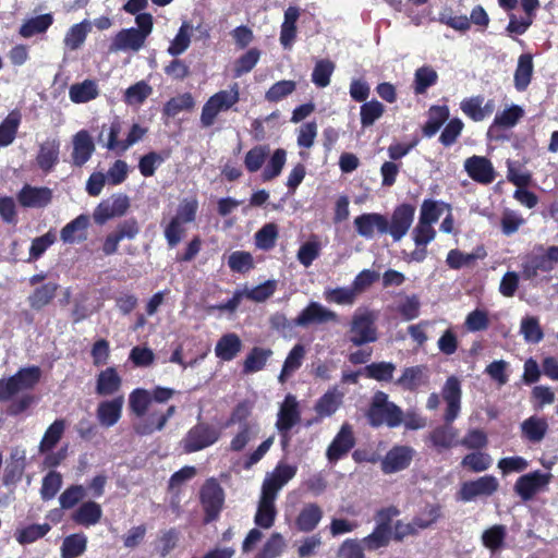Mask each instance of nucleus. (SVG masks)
<instances>
[{"mask_svg": "<svg viewBox=\"0 0 558 558\" xmlns=\"http://www.w3.org/2000/svg\"><path fill=\"white\" fill-rule=\"evenodd\" d=\"M198 211V201L195 196L183 198L171 217L163 227V235L169 247H175L186 234V225L196 220Z\"/></svg>", "mask_w": 558, "mask_h": 558, "instance_id": "f257e3e1", "label": "nucleus"}, {"mask_svg": "<svg viewBox=\"0 0 558 558\" xmlns=\"http://www.w3.org/2000/svg\"><path fill=\"white\" fill-rule=\"evenodd\" d=\"M366 417L372 427L386 425L396 428L403 422V411L395 402L389 401L386 392L377 391L368 407Z\"/></svg>", "mask_w": 558, "mask_h": 558, "instance_id": "f03ea898", "label": "nucleus"}, {"mask_svg": "<svg viewBox=\"0 0 558 558\" xmlns=\"http://www.w3.org/2000/svg\"><path fill=\"white\" fill-rule=\"evenodd\" d=\"M240 100L238 83L230 86V89H222L211 95L204 104L201 113L203 128L214 125L219 113L230 110Z\"/></svg>", "mask_w": 558, "mask_h": 558, "instance_id": "7ed1b4c3", "label": "nucleus"}, {"mask_svg": "<svg viewBox=\"0 0 558 558\" xmlns=\"http://www.w3.org/2000/svg\"><path fill=\"white\" fill-rule=\"evenodd\" d=\"M221 435V428L208 422H197L186 432L180 445L184 453H193L215 445Z\"/></svg>", "mask_w": 558, "mask_h": 558, "instance_id": "20e7f679", "label": "nucleus"}, {"mask_svg": "<svg viewBox=\"0 0 558 558\" xmlns=\"http://www.w3.org/2000/svg\"><path fill=\"white\" fill-rule=\"evenodd\" d=\"M40 378V367L32 365L20 368L8 379H0V402L10 400L21 390H32Z\"/></svg>", "mask_w": 558, "mask_h": 558, "instance_id": "39448f33", "label": "nucleus"}, {"mask_svg": "<svg viewBox=\"0 0 558 558\" xmlns=\"http://www.w3.org/2000/svg\"><path fill=\"white\" fill-rule=\"evenodd\" d=\"M225 490L215 477L207 478L199 489V502L204 510V523L216 521L225 505Z\"/></svg>", "mask_w": 558, "mask_h": 558, "instance_id": "423d86ee", "label": "nucleus"}, {"mask_svg": "<svg viewBox=\"0 0 558 558\" xmlns=\"http://www.w3.org/2000/svg\"><path fill=\"white\" fill-rule=\"evenodd\" d=\"M376 318L375 313L371 311L353 315L349 330V339L355 347H361L377 340Z\"/></svg>", "mask_w": 558, "mask_h": 558, "instance_id": "0eeeda50", "label": "nucleus"}, {"mask_svg": "<svg viewBox=\"0 0 558 558\" xmlns=\"http://www.w3.org/2000/svg\"><path fill=\"white\" fill-rule=\"evenodd\" d=\"M558 264V245L549 246L543 254H530L521 265L522 277L532 280L538 272H550Z\"/></svg>", "mask_w": 558, "mask_h": 558, "instance_id": "6e6552de", "label": "nucleus"}, {"mask_svg": "<svg viewBox=\"0 0 558 558\" xmlns=\"http://www.w3.org/2000/svg\"><path fill=\"white\" fill-rule=\"evenodd\" d=\"M140 231V225L134 217L119 222L114 230L106 235L102 242L101 251L104 255H114L121 241L135 239Z\"/></svg>", "mask_w": 558, "mask_h": 558, "instance_id": "1a4fd4ad", "label": "nucleus"}, {"mask_svg": "<svg viewBox=\"0 0 558 558\" xmlns=\"http://www.w3.org/2000/svg\"><path fill=\"white\" fill-rule=\"evenodd\" d=\"M415 215V206L409 203L398 205L390 221L387 219L386 234H390L395 242L400 241L410 230Z\"/></svg>", "mask_w": 558, "mask_h": 558, "instance_id": "9d476101", "label": "nucleus"}, {"mask_svg": "<svg viewBox=\"0 0 558 558\" xmlns=\"http://www.w3.org/2000/svg\"><path fill=\"white\" fill-rule=\"evenodd\" d=\"M551 477L550 473L539 470L523 474L515 481L513 490L523 501H529L550 483Z\"/></svg>", "mask_w": 558, "mask_h": 558, "instance_id": "9b49d317", "label": "nucleus"}, {"mask_svg": "<svg viewBox=\"0 0 558 558\" xmlns=\"http://www.w3.org/2000/svg\"><path fill=\"white\" fill-rule=\"evenodd\" d=\"M499 488L498 480L494 475H484L473 481L462 483L458 496L468 502L481 496H492Z\"/></svg>", "mask_w": 558, "mask_h": 558, "instance_id": "f8f14e48", "label": "nucleus"}, {"mask_svg": "<svg viewBox=\"0 0 558 558\" xmlns=\"http://www.w3.org/2000/svg\"><path fill=\"white\" fill-rule=\"evenodd\" d=\"M301 413L299 403L293 395H287L278 412L276 427L282 435V446H287L289 441L288 433L299 423Z\"/></svg>", "mask_w": 558, "mask_h": 558, "instance_id": "ddd939ff", "label": "nucleus"}, {"mask_svg": "<svg viewBox=\"0 0 558 558\" xmlns=\"http://www.w3.org/2000/svg\"><path fill=\"white\" fill-rule=\"evenodd\" d=\"M415 450L410 446L396 445L381 459L380 468L385 474H392L408 469Z\"/></svg>", "mask_w": 558, "mask_h": 558, "instance_id": "4468645a", "label": "nucleus"}, {"mask_svg": "<svg viewBox=\"0 0 558 558\" xmlns=\"http://www.w3.org/2000/svg\"><path fill=\"white\" fill-rule=\"evenodd\" d=\"M354 446L355 437L352 426L344 423L328 446L326 457L329 462L335 463L345 457Z\"/></svg>", "mask_w": 558, "mask_h": 558, "instance_id": "2eb2a0df", "label": "nucleus"}, {"mask_svg": "<svg viewBox=\"0 0 558 558\" xmlns=\"http://www.w3.org/2000/svg\"><path fill=\"white\" fill-rule=\"evenodd\" d=\"M441 396L447 403L444 420L446 423H451L458 417L461 409L462 390L458 377L449 376L447 378L441 389Z\"/></svg>", "mask_w": 558, "mask_h": 558, "instance_id": "dca6fc26", "label": "nucleus"}, {"mask_svg": "<svg viewBox=\"0 0 558 558\" xmlns=\"http://www.w3.org/2000/svg\"><path fill=\"white\" fill-rule=\"evenodd\" d=\"M296 474V468L279 463L274 471L265 477L262 494L277 498L279 490Z\"/></svg>", "mask_w": 558, "mask_h": 558, "instance_id": "f3484780", "label": "nucleus"}, {"mask_svg": "<svg viewBox=\"0 0 558 558\" xmlns=\"http://www.w3.org/2000/svg\"><path fill=\"white\" fill-rule=\"evenodd\" d=\"M17 202L25 208H43L52 201V190L47 186L25 184L17 193Z\"/></svg>", "mask_w": 558, "mask_h": 558, "instance_id": "a211bd4d", "label": "nucleus"}, {"mask_svg": "<svg viewBox=\"0 0 558 558\" xmlns=\"http://www.w3.org/2000/svg\"><path fill=\"white\" fill-rule=\"evenodd\" d=\"M337 320L338 315L324 307L318 302H310L308 305L295 317V324L303 328L313 324H325Z\"/></svg>", "mask_w": 558, "mask_h": 558, "instance_id": "6ab92c4d", "label": "nucleus"}, {"mask_svg": "<svg viewBox=\"0 0 558 558\" xmlns=\"http://www.w3.org/2000/svg\"><path fill=\"white\" fill-rule=\"evenodd\" d=\"M469 177L477 183L489 184L495 180V170L489 159L483 156H472L464 161Z\"/></svg>", "mask_w": 558, "mask_h": 558, "instance_id": "aec40b11", "label": "nucleus"}, {"mask_svg": "<svg viewBox=\"0 0 558 558\" xmlns=\"http://www.w3.org/2000/svg\"><path fill=\"white\" fill-rule=\"evenodd\" d=\"M387 217L378 213L362 214L354 219V227L359 235L365 239L374 236V229L379 234H386Z\"/></svg>", "mask_w": 558, "mask_h": 558, "instance_id": "412c9836", "label": "nucleus"}, {"mask_svg": "<svg viewBox=\"0 0 558 558\" xmlns=\"http://www.w3.org/2000/svg\"><path fill=\"white\" fill-rule=\"evenodd\" d=\"M175 412V405L168 407V409L162 413L153 411L145 420L134 425V432L138 436H148L155 432L162 430L166 427L169 418L172 417Z\"/></svg>", "mask_w": 558, "mask_h": 558, "instance_id": "4be33fe9", "label": "nucleus"}, {"mask_svg": "<svg viewBox=\"0 0 558 558\" xmlns=\"http://www.w3.org/2000/svg\"><path fill=\"white\" fill-rule=\"evenodd\" d=\"M429 384V373L426 365H415L405 367L401 376L396 380V385L407 391H416L422 386Z\"/></svg>", "mask_w": 558, "mask_h": 558, "instance_id": "5701e85b", "label": "nucleus"}, {"mask_svg": "<svg viewBox=\"0 0 558 558\" xmlns=\"http://www.w3.org/2000/svg\"><path fill=\"white\" fill-rule=\"evenodd\" d=\"M146 38L135 27L121 29L113 37L109 52H118L124 50L138 51L145 44Z\"/></svg>", "mask_w": 558, "mask_h": 558, "instance_id": "b1692460", "label": "nucleus"}, {"mask_svg": "<svg viewBox=\"0 0 558 558\" xmlns=\"http://www.w3.org/2000/svg\"><path fill=\"white\" fill-rule=\"evenodd\" d=\"M123 403V396L99 402L96 410L99 424L107 428L116 425L122 416Z\"/></svg>", "mask_w": 558, "mask_h": 558, "instance_id": "393cba45", "label": "nucleus"}, {"mask_svg": "<svg viewBox=\"0 0 558 558\" xmlns=\"http://www.w3.org/2000/svg\"><path fill=\"white\" fill-rule=\"evenodd\" d=\"M95 151L94 141L86 130L78 131L73 136L72 163L76 167L84 166Z\"/></svg>", "mask_w": 558, "mask_h": 558, "instance_id": "a878e982", "label": "nucleus"}, {"mask_svg": "<svg viewBox=\"0 0 558 558\" xmlns=\"http://www.w3.org/2000/svg\"><path fill=\"white\" fill-rule=\"evenodd\" d=\"M89 226V217L80 215L68 222L60 231V239L63 243L74 244L84 242L87 239V228Z\"/></svg>", "mask_w": 558, "mask_h": 558, "instance_id": "bb28decb", "label": "nucleus"}, {"mask_svg": "<svg viewBox=\"0 0 558 558\" xmlns=\"http://www.w3.org/2000/svg\"><path fill=\"white\" fill-rule=\"evenodd\" d=\"M59 154L60 142L57 138L45 141L39 145V150L36 156L37 166L45 173L51 172L59 162Z\"/></svg>", "mask_w": 558, "mask_h": 558, "instance_id": "cd10ccee", "label": "nucleus"}, {"mask_svg": "<svg viewBox=\"0 0 558 558\" xmlns=\"http://www.w3.org/2000/svg\"><path fill=\"white\" fill-rule=\"evenodd\" d=\"M323 509L316 502H308L295 518V526L299 531L308 533L314 531L323 519Z\"/></svg>", "mask_w": 558, "mask_h": 558, "instance_id": "c85d7f7f", "label": "nucleus"}, {"mask_svg": "<svg viewBox=\"0 0 558 558\" xmlns=\"http://www.w3.org/2000/svg\"><path fill=\"white\" fill-rule=\"evenodd\" d=\"M343 392L337 386L328 389L315 403L314 410L320 417L335 414L343 401Z\"/></svg>", "mask_w": 558, "mask_h": 558, "instance_id": "c756f323", "label": "nucleus"}, {"mask_svg": "<svg viewBox=\"0 0 558 558\" xmlns=\"http://www.w3.org/2000/svg\"><path fill=\"white\" fill-rule=\"evenodd\" d=\"M521 435L530 442H541L547 430L548 423L545 417L532 415L521 423Z\"/></svg>", "mask_w": 558, "mask_h": 558, "instance_id": "7c9ffc66", "label": "nucleus"}, {"mask_svg": "<svg viewBox=\"0 0 558 558\" xmlns=\"http://www.w3.org/2000/svg\"><path fill=\"white\" fill-rule=\"evenodd\" d=\"M276 498L260 494V498L255 513L254 522L262 529H270L277 515L275 506Z\"/></svg>", "mask_w": 558, "mask_h": 558, "instance_id": "2f4dec72", "label": "nucleus"}, {"mask_svg": "<svg viewBox=\"0 0 558 558\" xmlns=\"http://www.w3.org/2000/svg\"><path fill=\"white\" fill-rule=\"evenodd\" d=\"M122 379L114 367L101 371L96 379V392L99 396H111L120 390Z\"/></svg>", "mask_w": 558, "mask_h": 558, "instance_id": "473e14b6", "label": "nucleus"}, {"mask_svg": "<svg viewBox=\"0 0 558 558\" xmlns=\"http://www.w3.org/2000/svg\"><path fill=\"white\" fill-rule=\"evenodd\" d=\"M59 284L56 282H46L37 287L27 298L31 308L40 311L52 302L56 298Z\"/></svg>", "mask_w": 558, "mask_h": 558, "instance_id": "72a5a7b5", "label": "nucleus"}, {"mask_svg": "<svg viewBox=\"0 0 558 558\" xmlns=\"http://www.w3.org/2000/svg\"><path fill=\"white\" fill-rule=\"evenodd\" d=\"M242 349V341L236 333L223 335L216 343L215 354L222 361H232Z\"/></svg>", "mask_w": 558, "mask_h": 558, "instance_id": "f704fd0d", "label": "nucleus"}, {"mask_svg": "<svg viewBox=\"0 0 558 558\" xmlns=\"http://www.w3.org/2000/svg\"><path fill=\"white\" fill-rule=\"evenodd\" d=\"M533 58L530 53H523L518 59L513 83L518 92H524L529 87L533 76Z\"/></svg>", "mask_w": 558, "mask_h": 558, "instance_id": "c9c22d12", "label": "nucleus"}, {"mask_svg": "<svg viewBox=\"0 0 558 558\" xmlns=\"http://www.w3.org/2000/svg\"><path fill=\"white\" fill-rule=\"evenodd\" d=\"M102 510L99 504L88 500L83 502L72 514V520L83 526L95 525L99 522Z\"/></svg>", "mask_w": 558, "mask_h": 558, "instance_id": "e433bc0d", "label": "nucleus"}, {"mask_svg": "<svg viewBox=\"0 0 558 558\" xmlns=\"http://www.w3.org/2000/svg\"><path fill=\"white\" fill-rule=\"evenodd\" d=\"M22 121V113L19 109H13L0 123V147L11 145L17 134Z\"/></svg>", "mask_w": 558, "mask_h": 558, "instance_id": "4c0bfd02", "label": "nucleus"}, {"mask_svg": "<svg viewBox=\"0 0 558 558\" xmlns=\"http://www.w3.org/2000/svg\"><path fill=\"white\" fill-rule=\"evenodd\" d=\"M428 120L422 128L423 135L425 137H433L449 119L450 112L446 105L432 106L428 110Z\"/></svg>", "mask_w": 558, "mask_h": 558, "instance_id": "58836bf2", "label": "nucleus"}, {"mask_svg": "<svg viewBox=\"0 0 558 558\" xmlns=\"http://www.w3.org/2000/svg\"><path fill=\"white\" fill-rule=\"evenodd\" d=\"M486 251L483 246L476 247L472 253H463L458 248L449 251L446 263L451 269H461L462 267L472 265L476 259H483Z\"/></svg>", "mask_w": 558, "mask_h": 558, "instance_id": "ea45409f", "label": "nucleus"}, {"mask_svg": "<svg viewBox=\"0 0 558 558\" xmlns=\"http://www.w3.org/2000/svg\"><path fill=\"white\" fill-rule=\"evenodd\" d=\"M271 355L270 349L254 347L243 362L242 373L248 375L262 371Z\"/></svg>", "mask_w": 558, "mask_h": 558, "instance_id": "a19ab883", "label": "nucleus"}, {"mask_svg": "<svg viewBox=\"0 0 558 558\" xmlns=\"http://www.w3.org/2000/svg\"><path fill=\"white\" fill-rule=\"evenodd\" d=\"M53 16L51 13L37 15L26 20L20 27V35L29 38L38 34H44L52 25Z\"/></svg>", "mask_w": 558, "mask_h": 558, "instance_id": "79ce46f5", "label": "nucleus"}, {"mask_svg": "<svg viewBox=\"0 0 558 558\" xmlns=\"http://www.w3.org/2000/svg\"><path fill=\"white\" fill-rule=\"evenodd\" d=\"M99 94L97 84L93 80H85L82 83L73 84L70 87V99L75 104H83L95 99Z\"/></svg>", "mask_w": 558, "mask_h": 558, "instance_id": "37998d69", "label": "nucleus"}, {"mask_svg": "<svg viewBox=\"0 0 558 558\" xmlns=\"http://www.w3.org/2000/svg\"><path fill=\"white\" fill-rule=\"evenodd\" d=\"M195 100L191 93H184L170 98L162 108V116L167 118H174L181 111H190L194 108Z\"/></svg>", "mask_w": 558, "mask_h": 558, "instance_id": "c03bdc74", "label": "nucleus"}, {"mask_svg": "<svg viewBox=\"0 0 558 558\" xmlns=\"http://www.w3.org/2000/svg\"><path fill=\"white\" fill-rule=\"evenodd\" d=\"M438 81L437 72L430 65H423L414 73L413 90L415 95H423Z\"/></svg>", "mask_w": 558, "mask_h": 558, "instance_id": "a18cd8bd", "label": "nucleus"}, {"mask_svg": "<svg viewBox=\"0 0 558 558\" xmlns=\"http://www.w3.org/2000/svg\"><path fill=\"white\" fill-rule=\"evenodd\" d=\"M64 429L65 421L62 418H58L50 424L40 440L39 451L44 453L54 448L62 438Z\"/></svg>", "mask_w": 558, "mask_h": 558, "instance_id": "49530a36", "label": "nucleus"}, {"mask_svg": "<svg viewBox=\"0 0 558 558\" xmlns=\"http://www.w3.org/2000/svg\"><path fill=\"white\" fill-rule=\"evenodd\" d=\"M429 524L430 522H423L421 519H412L409 523L398 520L392 531V539L402 542L408 536H415L420 531L427 530Z\"/></svg>", "mask_w": 558, "mask_h": 558, "instance_id": "de8ad7c7", "label": "nucleus"}, {"mask_svg": "<svg viewBox=\"0 0 558 558\" xmlns=\"http://www.w3.org/2000/svg\"><path fill=\"white\" fill-rule=\"evenodd\" d=\"M170 157V150H162L161 153L149 151L141 157L138 161V170L145 178L153 177L158 166Z\"/></svg>", "mask_w": 558, "mask_h": 558, "instance_id": "09e8293b", "label": "nucleus"}, {"mask_svg": "<svg viewBox=\"0 0 558 558\" xmlns=\"http://www.w3.org/2000/svg\"><path fill=\"white\" fill-rule=\"evenodd\" d=\"M385 113V106L377 99L363 102L360 108V121L362 128H369Z\"/></svg>", "mask_w": 558, "mask_h": 558, "instance_id": "8fccbe9b", "label": "nucleus"}, {"mask_svg": "<svg viewBox=\"0 0 558 558\" xmlns=\"http://www.w3.org/2000/svg\"><path fill=\"white\" fill-rule=\"evenodd\" d=\"M87 538L84 534H71L63 539L61 558H77L86 550Z\"/></svg>", "mask_w": 558, "mask_h": 558, "instance_id": "3c124183", "label": "nucleus"}, {"mask_svg": "<svg viewBox=\"0 0 558 558\" xmlns=\"http://www.w3.org/2000/svg\"><path fill=\"white\" fill-rule=\"evenodd\" d=\"M89 31L90 23L86 20L71 26L64 36L65 47L70 50L78 49L84 44Z\"/></svg>", "mask_w": 558, "mask_h": 558, "instance_id": "603ef678", "label": "nucleus"}, {"mask_svg": "<svg viewBox=\"0 0 558 558\" xmlns=\"http://www.w3.org/2000/svg\"><path fill=\"white\" fill-rule=\"evenodd\" d=\"M287 161V151L283 148H277L266 163L262 178L264 182L271 181L280 175Z\"/></svg>", "mask_w": 558, "mask_h": 558, "instance_id": "864d4df0", "label": "nucleus"}, {"mask_svg": "<svg viewBox=\"0 0 558 558\" xmlns=\"http://www.w3.org/2000/svg\"><path fill=\"white\" fill-rule=\"evenodd\" d=\"M151 404L150 391L144 388L134 389L129 396V407L137 417L146 415Z\"/></svg>", "mask_w": 558, "mask_h": 558, "instance_id": "5fc2aeb1", "label": "nucleus"}, {"mask_svg": "<svg viewBox=\"0 0 558 558\" xmlns=\"http://www.w3.org/2000/svg\"><path fill=\"white\" fill-rule=\"evenodd\" d=\"M180 538V532L175 527L162 531L158 536L155 550L160 558H166L177 546Z\"/></svg>", "mask_w": 558, "mask_h": 558, "instance_id": "6e6d98bb", "label": "nucleus"}, {"mask_svg": "<svg viewBox=\"0 0 558 558\" xmlns=\"http://www.w3.org/2000/svg\"><path fill=\"white\" fill-rule=\"evenodd\" d=\"M429 440L437 449H449L458 444L457 432L447 426H438L429 434Z\"/></svg>", "mask_w": 558, "mask_h": 558, "instance_id": "4d7b16f0", "label": "nucleus"}, {"mask_svg": "<svg viewBox=\"0 0 558 558\" xmlns=\"http://www.w3.org/2000/svg\"><path fill=\"white\" fill-rule=\"evenodd\" d=\"M260 50L257 48H251L245 53L240 56L233 64V77L238 78L244 74L251 72L257 64L260 58Z\"/></svg>", "mask_w": 558, "mask_h": 558, "instance_id": "13d9d810", "label": "nucleus"}, {"mask_svg": "<svg viewBox=\"0 0 558 558\" xmlns=\"http://www.w3.org/2000/svg\"><path fill=\"white\" fill-rule=\"evenodd\" d=\"M50 529L51 526L48 523L29 524L15 532V539L21 545L32 544L43 538L50 531Z\"/></svg>", "mask_w": 558, "mask_h": 558, "instance_id": "bf43d9fd", "label": "nucleus"}, {"mask_svg": "<svg viewBox=\"0 0 558 558\" xmlns=\"http://www.w3.org/2000/svg\"><path fill=\"white\" fill-rule=\"evenodd\" d=\"M270 148L268 145H256L252 147L244 157V166L251 173L257 172L265 163L269 156Z\"/></svg>", "mask_w": 558, "mask_h": 558, "instance_id": "052dcab7", "label": "nucleus"}, {"mask_svg": "<svg viewBox=\"0 0 558 558\" xmlns=\"http://www.w3.org/2000/svg\"><path fill=\"white\" fill-rule=\"evenodd\" d=\"M305 347L301 343L295 344L288 353L280 373V379L290 376L298 371L305 357Z\"/></svg>", "mask_w": 558, "mask_h": 558, "instance_id": "680f3d73", "label": "nucleus"}, {"mask_svg": "<svg viewBox=\"0 0 558 558\" xmlns=\"http://www.w3.org/2000/svg\"><path fill=\"white\" fill-rule=\"evenodd\" d=\"M278 234L279 231L276 223H266L255 233V245L259 250L269 251L275 247Z\"/></svg>", "mask_w": 558, "mask_h": 558, "instance_id": "e2e57ef3", "label": "nucleus"}, {"mask_svg": "<svg viewBox=\"0 0 558 558\" xmlns=\"http://www.w3.org/2000/svg\"><path fill=\"white\" fill-rule=\"evenodd\" d=\"M392 538V531H387L375 525L373 532L362 539L363 547L368 551H374L387 547Z\"/></svg>", "mask_w": 558, "mask_h": 558, "instance_id": "0e129e2a", "label": "nucleus"}, {"mask_svg": "<svg viewBox=\"0 0 558 558\" xmlns=\"http://www.w3.org/2000/svg\"><path fill=\"white\" fill-rule=\"evenodd\" d=\"M395 371L396 365L391 362H374L365 366L366 377L377 381H390Z\"/></svg>", "mask_w": 558, "mask_h": 558, "instance_id": "69168bd1", "label": "nucleus"}, {"mask_svg": "<svg viewBox=\"0 0 558 558\" xmlns=\"http://www.w3.org/2000/svg\"><path fill=\"white\" fill-rule=\"evenodd\" d=\"M506 535V526L501 524H495L483 532V545L492 551H496L504 546Z\"/></svg>", "mask_w": 558, "mask_h": 558, "instance_id": "338daca9", "label": "nucleus"}, {"mask_svg": "<svg viewBox=\"0 0 558 558\" xmlns=\"http://www.w3.org/2000/svg\"><path fill=\"white\" fill-rule=\"evenodd\" d=\"M335 63L329 59L318 60L312 72V82L317 87H326L330 84V77L335 71Z\"/></svg>", "mask_w": 558, "mask_h": 558, "instance_id": "774afa93", "label": "nucleus"}]
</instances>
